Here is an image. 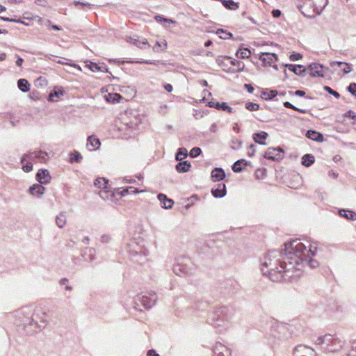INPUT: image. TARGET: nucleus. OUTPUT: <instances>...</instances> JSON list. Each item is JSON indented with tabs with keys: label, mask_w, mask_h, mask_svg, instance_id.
I'll use <instances>...</instances> for the list:
<instances>
[{
	"label": "nucleus",
	"mask_w": 356,
	"mask_h": 356,
	"mask_svg": "<svg viewBox=\"0 0 356 356\" xmlns=\"http://www.w3.org/2000/svg\"><path fill=\"white\" fill-rule=\"evenodd\" d=\"M268 134L265 131H260L253 134V139L255 143L265 145L266 143L265 140L267 138Z\"/></svg>",
	"instance_id": "obj_27"
},
{
	"label": "nucleus",
	"mask_w": 356,
	"mask_h": 356,
	"mask_svg": "<svg viewBox=\"0 0 356 356\" xmlns=\"http://www.w3.org/2000/svg\"><path fill=\"white\" fill-rule=\"evenodd\" d=\"M64 95V91L62 88L55 87L54 90L49 95L48 99L51 102L56 101L54 98H58L60 96H63Z\"/></svg>",
	"instance_id": "obj_32"
},
{
	"label": "nucleus",
	"mask_w": 356,
	"mask_h": 356,
	"mask_svg": "<svg viewBox=\"0 0 356 356\" xmlns=\"http://www.w3.org/2000/svg\"><path fill=\"white\" fill-rule=\"evenodd\" d=\"M284 151L280 147L277 148H268L267 151L265 152L264 156L266 159H270L273 161L280 160L282 159V153Z\"/></svg>",
	"instance_id": "obj_12"
},
{
	"label": "nucleus",
	"mask_w": 356,
	"mask_h": 356,
	"mask_svg": "<svg viewBox=\"0 0 356 356\" xmlns=\"http://www.w3.org/2000/svg\"><path fill=\"white\" fill-rule=\"evenodd\" d=\"M147 254V250L142 249V248H140L139 250H130V255H131V259L134 262L138 263L140 264H142L146 261Z\"/></svg>",
	"instance_id": "obj_10"
},
{
	"label": "nucleus",
	"mask_w": 356,
	"mask_h": 356,
	"mask_svg": "<svg viewBox=\"0 0 356 356\" xmlns=\"http://www.w3.org/2000/svg\"><path fill=\"white\" fill-rule=\"evenodd\" d=\"M67 222L66 213L64 211L60 212L56 218V223L59 228L65 227Z\"/></svg>",
	"instance_id": "obj_31"
},
{
	"label": "nucleus",
	"mask_w": 356,
	"mask_h": 356,
	"mask_svg": "<svg viewBox=\"0 0 356 356\" xmlns=\"http://www.w3.org/2000/svg\"><path fill=\"white\" fill-rule=\"evenodd\" d=\"M336 65L342 69L343 74L350 73L353 70L351 65L345 62L332 61L330 63V66L334 68Z\"/></svg>",
	"instance_id": "obj_19"
},
{
	"label": "nucleus",
	"mask_w": 356,
	"mask_h": 356,
	"mask_svg": "<svg viewBox=\"0 0 356 356\" xmlns=\"http://www.w3.org/2000/svg\"><path fill=\"white\" fill-rule=\"evenodd\" d=\"M254 152H255V145H250L249 146V151L248 152V156H253Z\"/></svg>",
	"instance_id": "obj_58"
},
{
	"label": "nucleus",
	"mask_w": 356,
	"mask_h": 356,
	"mask_svg": "<svg viewBox=\"0 0 356 356\" xmlns=\"http://www.w3.org/2000/svg\"><path fill=\"white\" fill-rule=\"evenodd\" d=\"M158 199L162 204V207L165 209H170L172 207L174 202L172 200L169 199L167 196L163 193H160L158 195Z\"/></svg>",
	"instance_id": "obj_25"
},
{
	"label": "nucleus",
	"mask_w": 356,
	"mask_h": 356,
	"mask_svg": "<svg viewBox=\"0 0 356 356\" xmlns=\"http://www.w3.org/2000/svg\"><path fill=\"white\" fill-rule=\"evenodd\" d=\"M100 145L101 143L99 138L93 136H90L88 138L87 147L90 151L97 149Z\"/></svg>",
	"instance_id": "obj_23"
},
{
	"label": "nucleus",
	"mask_w": 356,
	"mask_h": 356,
	"mask_svg": "<svg viewBox=\"0 0 356 356\" xmlns=\"http://www.w3.org/2000/svg\"><path fill=\"white\" fill-rule=\"evenodd\" d=\"M251 53L250 51L248 49L244 48V49H240L237 51L236 56L237 57H239L241 58H247L250 57Z\"/></svg>",
	"instance_id": "obj_44"
},
{
	"label": "nucleus",
	"mask_w": 356,
	"mask_h": 356,
	"mask_svg": "<svg viewBox=\"0 0 356 356\" xmlns=\"http://www.w3.org/2000/svg\"><path fill=\"white\" fill-rule=\"evenodd\" d=\"M38 323L34 322V329L36 330L37 327H44L46 326L47 323V320L46 319V314L44 315H40L37 318Z\"/></svg>",
	"instance_id": "obj_38"
},
{
	"label": "nucleus",
	"mask_w": 356,
	"mask_h": 356,
	"mask_svg": "<svg viewBox=\"0 0 356 356\" xmlns=\"http://www.w3.org/2000/svg\"><path fill=\"white\" fill-rule=\"evenodd\" d=\"M309 69L312 76H323V66L318 63L309 65Z\"/></svg>",
	"instance_id": "obj_18"
},
{
	"label": "nucleus",
	"mask_w": 356,
	"mask_h": 356,
	"mask_svg": "<svg viewBox=\"0 0 356 356\" xmlns=\"http://www.w3.org/2000/svg\"><path fill=\"white\" fill-rule=\"evenodd\" d=\"M174 273L180 276H188L190 275L189 268L186 265L181 264L180 263H177L173 267Z\"/></svg>",
	"instance_id": "obj_16"
},
{
	"label": "nucleus",
	"mask_w": 356,
	"mask_h": 356,
	"mask_svg": "<svg viewBox=\"0 0 356 356\" xmlns=\"http://www.w3.org/2000/svg\"><path fill=\"white\" fill-rule=\"evenodd\" d=\"M314 5V11L317 15H320L326 5L327 4V0H312Z\"/></svg>",
	"instance_id": "obj_28"
},
{
	"label": "nucleus",
	"mask_w": 356,
	"mask_h": 356,
	"mask_svg": "<svg viewBox=\"0 0 356 356\" xmlns=\"http://www.w3.org/2000/svg\"><path fill=\"white\" fill-rule=\"evenodd\" d=\"M247 162L244 159L236 161L232 165V170L234 172H240L243 170V165H245Z\"/></svg>",
	"instance_id": "obj_39"
},
{
	"label": "nucleus",
	"mask_w": 356,
	"mask_h": 356,
	"mask_svg": "<svg viewBox=\"0 0 356 356\" xmlns=\"http://www.w3.org/2000/svg\"><path fill=\"white\" fill-rule=\"evenodd\" d=\"M95 250L93 248H86L85 254H86V255L88 254V258H86V259H89L90 261H92L95 259Z\"/></svg>",
	"instance_id": "obj_48"
},
{
	"label": "nucleus",
	"mask_w": 356,
	"mask_h": 356,
	"mask_svg": "<svg viewBox=\"0 0 356 356\" xmlns=\"http://www.w3.org/2000/svg\"><path fill=\"white\" fill-rule=\"evenodd\" d=\"M208 106L211 108H215L218 110L226 111L229 113H232L234 111L233 108L228 106V104L226 102L220 103L214 100H212L208 102Z\"/></svg>",
	"instance_id": "obj_14"
},
{
	"label": "nucleus",
	"mask_w": 356,
	"mask_h": 356,
	"mask_svg": "<svg viewBox=\"0 0 356 356\" xmlns=\"http://www.w3.org/2000/svg\"><path fill=\"white\" fill-rule=\"evenodd\" d=\"M315 351L313 348L305 345H298L293 351V356H314Z\"/></svg>",
	"instance_id": "obj_11"
},
{
	"label": "nucleus",
	"mask_w": 356,
	"mask_h": 356,
	"mask_svg": "<svg viewBox=\"0 0 356 356\" xmlns=\"http://www.w3.org/2000/svg\"><path fill=\"white\" fill-rule=\"evenodd\" d=\"M213 356H231V350L222 343L218 342L213 348Z\"/></svg>",
	"instance_id": "obj_13"
},
{
	"label": "nucleus",
	"mask_w": 356,
	"mask_h": 356,
	"mask_svg": "<svg viewBox=\"0 0 356 356\" xmlns=\"http://www.w3.org/2000/svg\"><path fill=\"white\" fill-rule=\"evenodd\" d=\"M245 106L246 109L250 111H255L259 108V105L253 102H247Z\"/></svg>",
	"instance_id": "obj_49"
},
{
	"label": "nucleus",
	"mask_w": 356,
	"mask_h": 356,
	"mask_svg": "<svg viewBox=\"0 0 356 356\" xmlns=\"http://www.w3.org/2000/svg\"><path fill=\"white\" fill-rule=\"evenodd\" d=\"M1 19L5 22H14L17 23H23L20 19H13L6 17H1Z\"/></svg>",
	"instance_id": "obj_59"
},
{
	"label": "nucleus",
	"mask_w": 356,
	"mask_h": 356,
	"mask_svg": "<svg viewBox=\"0 0 356 356\" xmlns=\"http://www.w3.org/2000/svg\"><path fill=\"white\" fill-rule=\"evenodd\" d=\"M108 179L104 177H98L94 182V186L102 189L99 192L100 197L104 200H112L113 193L108 188Z\"/></svg>",
	"instance_id": "obj_7"
},
{
	"label": "nucleus",
	"mask_w": 356,
	"mask_h": 356,
	"mask_svg": "<svg viewBox=\"0 0 356 356\" xmlns=\"http://www.w3.org/2000/svg\"><path fill=\"white\" fill-rule=\"evenodd\" d=\"M301 58H302V55L299 53L291 54L289 56V59L291 61L298 60L300 59Z\"/></svg>",
	"instance_id": "obj_56"
},
{
	"label": "nucleus",
	"mask_w": 356,
	"mask_h": 356,
	"mask_svg": "<svg viewBox=\"0 0 356 356\" xmlns=\"http://www.w3.org/2000/svg\"><path fill=\"white\" fill-rule=\"evenodd\" d=\"M202 153V150L200 147H193L192 148V149L190 151V153H189V155L193 157V158H195V157H197V156H199L200 154Z\"/></svg>",
	"instance_id": "obj_51"
},
{
	"label": "nucleus",
	"mask_w": 356,
	"mask_h": 356,
	"mask_svg": "<svg viewBox=\"0 0 356 356\" xmlns=\"http://www.w3.org/2000/svg\"><path fill=\"white\" fill-rule=\"evenodd\" d=\"M24 162L22 164V169L26 172H29L33 170V165L31 162L27 161L26 163Z\"/></svg>",
	"instance_id": "obj_53"
},
{
	"label": "nucleus",
	"mask_w": 356,
	"mask_h": 356,
	"mask_svg": "<svg viewBox=\"0 0 356 356\" xmlns=\"http://www.w3.org/2000/svg\"><path fill=\"white\" fill-rule=\"evenodd\" d=\"M230 59L231 57L229 56H218L216 58V62L220 66L225 67L227 66V64L225 62L227 61L229 63Z\"/></svg>",
	"instance_id": "obj_46"
},
{
	"label": "nucleus",
	"mask_w": 356,
	"mask_h": 356,
	"mask_svg": "<svg viewBox=\"0 0 356 356\" xmlns=\"http://www.w3.org/2000/svg\"><path fill=\"white\" fill-rule=\"evenodd\" d=\"M188 155L187 149L184 147H180L178 149L177 152L176 154V159L177 161H181L185 159Z\"/></svg>",
	"instance_id": "obj_42"
},
{
	"label": "nucleus",
	"mask_w": 356,
	"mask_h": 356,
	"mask_svg": "<svg viewBox=\"0 0 356 356\" xmlns=\"http://www.w3.org/2000/svg\"><path fill=\"white\" fill-rule=\"evenodd\" d=\"M244 87H245V88H246L247 91H248L249 93H252V92H253V91H254V88H253V86H252V85L245 83V84L244 85Z\"/></svg>",
	"instance_id": "obj_61"
},
{
	"label": "nucleus",
	"mask_w": 356,
	"mask_h": 356,
	"mask_svg": "<svg viewBox=\"0 0 356 356\" xmlns=\"http://www.w3.org/2000/svg\"><path fill=\"white\" fill-rule=\"evenodd\" d=\"M303 4L298 6L302 14L305 17L312 18L314 17L317 13L314 11V5L312 0H302Z\"/></svg>",
	"instance_id": "obj_9"
},
{
	"label": "nucleus",
	"mask_w": 356,
	"mask_h": 356,
	"mask_svg": "<svg viewBox=\"0 0 356 356\" xmlns=\"http://www.w3.org/2000/svg\"><path fill=\"white\" fill-rule=\"evenodd\" d=\"M147 356H160L159 354L156 353V351L153 349L149 350L147 351Z\"/></svg>",
	"instance_id": "obj_64"
},
{
	"label": "nucleus",
	"mask_w": 356,
	"mask_h": 356,
	"mask_svg": "<svg viewBox=\"0 0 356 356\" xmlns=\"http://www.w3.org/2000/svg\"><path fill=\"white\" fill-rule=\"evenodd\" d=\"M17 86L20 90L24 92H28L30 90V84L25 79H20L17 81Z\"/></svg>",
	"instance_id": "obj_36"
},
{
	"label": "nucleus",
	"mask_w": 356,
	"mask_h": 356,
	"mask_svg": "<svg viewBox=\"0 0 356 356\" xmlns=\"http://www.w3.org/2000/svg\"><path fill=\"white\" fill-rule=\"evenodd\" d=\"M48 159V154L47 152L43 151L38 152H29L24 154L21 159V163L30 160V161H38L40 162H45Z\"/></svg>",
	"instance_id": "obj_8"
},
{
	"label": "nucleus",
	"mask_w": 356,
	"mask_h": 356,
	"mask_svg": "<svg viewBox=\"0 0 356 356\" xmlns=\"http://www.w3.org/2000/svg\"><path fill=\"white\" fill-rule=\"evenodd\" d=\"M88 67L94 72H108V69L106 67V66L104 64H102V65H99L98 64H97L95 63L90 62Z\"/></svg>",
	"instance_id": "obj_33"
},
{
	"label": "nucleus",
	"mask_w": 356,
	"mask_h": 356,
	"mask_svg": "<svg viewBox=\"0 0 356 356\" xmlns=\"http://www.w3.org/2000/svg\"><path fill=\"white\" fill-rule=\"evenodd\" d=\"M111 240V237L108 235H103L101 237V241L102 243H108Z\"/></svg>",
	"instance_id": "obj_63"
},
{
	"label": "nucleus",
	"mask_w": 356,
	"mask_h": 356,
	"mask_svg": "<svg viewBox=\"0 0 356 356\" xmlns=\"http://www.w3.org/2000/svg\"><path fill=\"white\" fill-rule=\"evenodd\" d=\"M272 15L274 17L277 18V17H280L281 11L278 9L273 10L272 11Z\"/></svg>",
	"instance_id": "obj_62"
},
{
	"label": "nucleus",
	"mask_w": 356,
	"mask_h": 356,
	"mask_svg": "<svg viewBox=\"0 0 356 356\" xmlns=\"http://www.w3.org/2000/svg\"><path fill=\"white\" fill-rule=\"evenodd\" d=\"M300 245H303L304 249L302 250H295V254L292 259L293 264V277H291V282L296 281L302 274V268L305 265H308L311 268H316L318 266V262L312 258L315 256L316 247L309 244V249L307 250L306 245L300 241V239L296 238Z\"/></svg>",
	"instance_id": "obj_2"
},
{
	"label": "nucleus",
	"mask_w": 356,
	"mask_h": 356,
	"mask_svg": "<svg viewBox=\"0 0 356 356\" xmlns=\"http://www.w3.org/2000/svg\"><path fill=\"white\" fill-rule=\"evenodd\" d=\"M306 136L316 142H323L324 139L323 134L314 130H308L306 133Z\"/></svg>",
	"instance_id": "obj_26"
},
{
	"label": "nucleus",
	"mask_w": 356,
	"mask_h": 356,
	"mask_svg": "<svg viewBox=\"0 0 356 356\" xmlns=\"http://www.w3.org/2000/svg\"><path fill=\"white\" fill-rule=\"evenodd\" d=\"M191 168V163L187 161L179 162L176 165V170L179 172H186L189 170Z\"/></svg>",
	"instance_id": "obj_34"
},
{
	"label": "nucleus",
	"mask_w": 356,
	"mask_h": 356,
	"mask_svg": "<svg viewBox=\"0 0 356 356\" xmlns=\"http://www.w3.org/2000/svg\"><path fill=\"white\" fill-rule=\"evenodd\" d=\"M314 156L312 154H307L302 157L301 163L306 167H309L314 163Z\"/></svg>",
	"instance_id": "obj_35"
},
{
	"label": "nucleus",
	"mask_w": 356,
	"mask_h": 356,
	"mask_svg": "<svg viewBox=\"0 0 356 356\" xmlns=\"http://www.w3.org/2000/svg\"><path fill=\"white\" fill-rule=\"evenodd\" d=\"M140 192H143V190L139 191L136 188H134L133 186H129V187H127L125 188H122V191L120 192V194L121 195V196L124 197V196L127 195L128 194H131V193L137 194Z\"/></svg>",
	"instance_id": "obj_37"
},
{
	"label": "nucleus",
	"mask_w": 356,
	"mask_h": 356,
	"mask_svg": "<svg viewBox=\"0 0 356 356\" xmlns=\"http://www.w3.org/2000/svg\"><path fill=\"white\" fill-rule=\"evenodd\" d=\"M323 88H324L325 91H326L329 94L333 95L336 98H339L340 97V94L338 92H337V91L334 90L333 89H332L330 87H329V86H324Z\"/></svg>",
	"instance_id": "obj_52"
},
{
	"label": "nucleus",
	"mask_w": 356,
	"mask_h": 356,
	"mask_svg": "<svg viewBox=\"0 0 356 356\" xmlns=\"http://www.w3.org/2000/svg\"><path fill=\"white\" fill-rule=\"evenodd\" d=\"M127 41L140 48H143V45H147L148 44L147 40L146 39H144L142 41H140L138 39L135 38L134 37H129Z\"/></svg>",
	"instance_id": "obj_40"
},
{
	"label": "nucleus",
	"mask_w": 356,
	"mask_h": 356,
	"mask_svg": "<svg viewBox=\"0 0 356 356\" xmlns=\"http://www.w3.org/2000/svg\"><path fill=\"white\" fill-rule=\"evenodd\" d=\"M40 315H44V312L41 309L26 307L17 311L16 316L23 329L28 334H31L36 332V330L34 329V322L38 323L37 318Z\"/></svg>",
	"instance_id": "obj_4"
},
{
	"label": "nucleus",
	"mask_w": 356,
	"mask_h": 356,
	"mask_svg": "<svg viewBox=\"0 0 356 356\" xmlns=\"http://www.w3.org/2000/svg\"><path fill=\"white\" fill-rule=\"evenodd\" d=\"M344 116L346 118H350L353 120H356V113L352 111H348V112H346Z\"/></svg>",
	"instance_id": "obj_57"
},
{
	"label": "nucleus",
	"mask_w": 356,
	"mask_h": 356,
	"mask_svg": "<svg viewBox=\"0 0 356 356\" xmlns=\"http://www.w3.org/2000/svg\"><path fill=\"white\" fill-rule=\"evenodd\" d=\"M36 179L41 184H48L51 180V176L49 175V171L45 169L40 170L36 175Z\"/></svg>",
	"instance_id": "obj_15"
},
{
	"label": "nucleus",
	"mask_w": 356,
	"mask_h": 356,
	"mask_svg": "<svg viewBox=\"0 0 356 356\" xmlns=\"http://www.w3.org/2000/svg\"><path fill=\"white\" fill-rule=\"evenodd\" d=\"M259 60L266 65H271L273 63L277 60V56L273 53H262L259 56Z\"/></svg>",
	"instance_id": "obj_17"
},
{
	"label": "nucleus",
	"mask_w": 356,
	"mask_h": 356,
	"mask_svg": "<svg viewBox=\"0 0 356 356\" xmlns=\"http://www.w3.org/2000/svg\"><path fill=\"white\" fill-rule=\"evenodd\" d=\"M229 63L232 65L236 66L237 67V72H242L245 67V64L243 62L232 59V58L229 60Z\"/></svg>",
	"instance_id": "obj_43"
},
{
	"label": "nucleus",
	"mask_w": 356,
	"mask_h": 356,
	"mask_svg": "<svg viewBox=\"0 0 356 356\" xmlns=\"http://www.w3.org/2000/svg\"><path fill=\"white\" fill-rule=\"evenodd\" d=\"M283 104L285 108H291V109H293L294 111H297L301 113H306V110L298 108L289 102H284Z\"/></svg>",
	"instance_id": "obj_47"
},
{
	"label": "nucleus",
	"mask_w": 356,
	"mask_h": 356,
	"mask_svg": "<svg viewBox=\"0 0 356 356\" xmlns=\"http://www.w3.org/2000/svg\"><path fill=\"white\" fill-rule=\"evenodd\" d=\"M216 33L219 35V37L223 40H227L233 37L232 33L222 29H218Z\"/></svg>",
	"instance_id": "obj_45"
},
{
	"label": "nucleus",
	"mask_w": 356,
	"mask_h": 356,
	"mask_svg": "<svg viewBox=\"0 0 356 356\" xmlns=\"http://www.w3.org/2000/svg\"><path fill=\"white\" fill-rule=\"evenodd\" d=\"M211 177L213 181L222 180L225 177V171L220 168H216L211 171Z\"/></svg>",
	"instance_id": "obj_20"
},
{
	"label": "nucleus",
	"mask_w": 356,
	"mask_h": 356,
	"mask_svg": "<svg viewBox=\"0 0 356 356\" xmlns=\"http://www.w3.org/2000/svg\"><path fill=\"white\" fill-rule=\"evenodd\" d=\"M348 91L356 97V83H351L347 88Z\"/></svg>",
	"instance_id": "obj_55"
},
{
	"label": "nucleus",
	"mask_w": 356,
	"mask_h": 356,
	"mask_svg": "<svg viewBox=\"0 0 356 356\" xmlns=\"http://www.w3.org/2000/svg\"><path fill=\"white\" fill-rule=\"evenodd\" d=\"M155 19L157 22H165L172 23V24H175V21H174V20H172L171 19L165 18V17H163V16H161V15L155 16Z\"/></svg>",
	"instance_id": "obj_54"
},
{
	"label": "nucleus",
	"mask_w": 356,
	"mask_h": 356,
	"mask_svg": "<svg viewBox=\"0 0 356 356\" xmlns=\"http://www.w3.org/2000/svg\"><path fill=\"white\" fill-rule=\"evenodd\" d=\"M277 95L278 92L275 90L265 89L261 92V97L265 100H270Z\"/></svg>",
	"instance_id": "obj_29"
},
{
	"label": "nucleus",
	"mask_w": 356,
	"mask_h": 356,
	"mask_svg": "<svg viewBox=\"0 0 356 356\" xmlns=\"http://www.w3.org/2000/svg\"><path fill=\"white\" fill-rule=\"evenodd\" d=\"M83 157L81 154L78 152L74 150L70 154V163H80L82 160Z\"/></svg>",
	"instance_id": "obj_41"
},
{
	"label": "nucleus",
	"mask_w": 356,
	"mask_h": 356,
	"mask_svg": "<svg viewBox=\"0 0 356 356\" xmlns=\"http://www.w3.org/2000/svg\"><path fill=\"white\" fill-rule=\"evenodd\" d=\"M234 310L226 306L216 308L208 317V323L219 332L226 330L233 317Z\"/></svg>",
	"instance_id": "obj_3"
},
{
	"label": "nucleus",
	"mask_w": 356,
	"mask_h": 356,
	"mask_svg": "<svg viewBox=\"0 0 356 356\" xmlns=\"http://www.w3.org/2000/svg\"><path fill=\"white\" fill-rule=\"evenodd\" d=\"M45 188L40 184H33L29 187V191L32 195L41 197L44 194Z\"/></svg>",
	"instance_id": "obj_21"
},
{
	"label": "nucleus",
	"mask_w": 356,
	"mask_h": 356,
	"mask_svg": "<svg viewBox=\"0 0 356 356\" xmlns=\"http://www.w3.org/2000/svg\"><path fill=\"white\" fill-rule=\"evenodd\" d=\"M135 63H146V64H149V65H156V61L155 60H137V61H135Z\"/></svg>",
	"instance_id": "obj_60"
},
{
	"label": "nucleus",
	"mask_w": 356,
	"mask_h": 356,
	"mask_svg": "<svg viewBox=\"0 0 356 356\" xmlns=\"http://www.w3.org/2000/svg\"><path fill=\"white\" fill-rule=\"evenodd\" d=\"M285 67L297 75L304 76L306 72V69L301 65L286 64Z\"/></svg>",
	"instance_id": "obj_22"
},
{
	"label": "nucleus",
	"mask_w": 356,
	"mask_h": 356,
	"mask_svg": "<svg viewBox=\"0 0 356 356\" xmlns=\"http://www.w3.org/2000/svg\"><path fill=\"white\" fill-rule=\"evenodd\" d=\"M339 214L340 216L343 217L348 220H356V212L355 211L346 209H340L339 211Z\"/></svg>",
	"instance_id": "obj_30"
},
{
	"label": "nucleus",
	"mask_w": 356,
	"mask_h": 356,
	"mask_svg": "<svg viewBox=\"0 0 356 356\" xmlns=\"http://www.w3.org/2000/svg\"><path fill=\"white\" fill-rule=\"evenodd\" d=\"M315 343L320 346L321 348L327 353H336L340 351L343 346L341 341L336 336L327 334L318 337L315 341Z\"/></svg>",
	"instance_id": "obj_5"
},
{
	"label": "nucleus",
	"mask_w": 356,
	"mask_h": 356,
	"mask_svg": "<svg viewBox=\"0 0 356 356\" xmlns=\"http://www.w3.org/2000/svg\"><path fill=\"white\" fill-rule=\"evenodd\" d=\"M241 146H242V141L241 140L235 138L232 140V145H231L232 149H238L241 147Z\"/></svg>",
	"instance_id": "obj_50"
},
{
	"label": "nucleus",
	"mask_w": 356,
	"mask_h": 356,
	"mask_svg": "<svg viewBox=\"0 0 356 356\" xmlns=\"http://www.w3.org/2000/svg\"><path fill=\"white\" fill-rule=\"evenodd\" d=\"M303 245L297 240L285 243L284 254L272 250L261 259V270L273 282H291L293 273L292 259L295 250H302Z\"/></svg>",
	"instance_id": "obj_1"
},
{
	"label": "nucleus",
	"mask_w": 356,
	"mask_h": 356,
	"mask_svg": "<svg viewBox=\"0 0 356 356\" xmlns=\"http://www.w3.org/2000/svg\"><path fill=\"white\" fill-rule=\"evenodd\" d=\"M157 300V296L153 291H149L144 295H138L135 299L136 308L142 305L145 309L152 307Z\"/></svg>",
	"instance_id": "obj_6"
},
{
	"label": "nucleus",
	"mask_w": 356,
	"mask_h": 356,
	"mask_svg": "<svg viewBox=\"0 0 356 356\" xmlns=\"http://www.w3.org/2000/svg\"><path fill=\"white\" fill-rule=\"evenodd\" d=\"M211 193L215 197H223L226 195L225 184H219L216 188L211 190Z\"/></svg>",
	"instance_id": "obj_24"
}]
</instances>
